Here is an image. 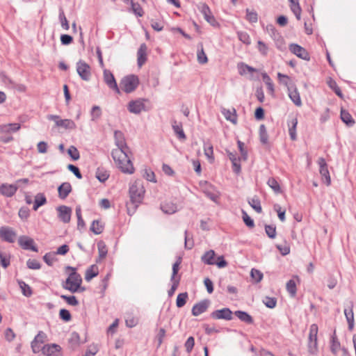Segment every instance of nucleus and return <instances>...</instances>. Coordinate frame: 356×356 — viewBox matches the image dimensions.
<instances>
[{
  "mask_svg": "<svg viewBox=\"0 0 356 356\" xmlns=\"http://www.w3.org/2000/svg\"><path fill=\"white\" fill-rule=\"evenodd\" d=\"M242 217H243V222H245V224L250 227V228H252L254 227V221L253 220L248 216V214L245 211H242Z\"/></svg>",
  "mask_w": 356,
  "mask_h": 356,
  "instance_id": "57",
  "label": "nucleus"
},
{
  "mask_svg": "<svg viewBox=\"0 0 356 356\" xmlns=\"http://www.w3.org/2000/svg\"><path fill=\"white\" fill-rule=\"evenodd\" d=\"M250 275L252 280H254L255 282L258 283L261 281L263 279L262 273L257 269L252 268L250 272Z\"/></svg>",
  "mask_w": 356,
  "mask_h": 356,
  "instance_id": "54",
  "label": "nucleus"
},
{
  "mask_svg": "<svg viewBox=\"0 0 356 356\" xmlns=\"http://www.w3.org/2000/svg\"><path fill=\"white\" fill-rule=\"evenodd\" d=\"M234 314L243 322H245L248 324L253 323L252 317L245 312L236 311Z\"/></svg>",
  "mask_w": 356,
  "mask_h": 356,
  "instance_id": "39",
  "label": "nucleus"
},
{
  "mask_svg": "<svg viewBox=\"0 0 356 356\" xmlns=\"http://www.w3.org/2000/svg\"><path fill=\"white\" fill-rule=\"evenodd\" d=\"M201 260L205 264L216 265L219 268H222L227 266V262L225 260L223 256H219L216 258V253L213 250L204 252L201 257Z\"/></svg>",
  "mask_w": 356,
  "mask_h": 356,
  "instance_id": "4",
  "label": "nucleus"
},
{
  "mask_svg": "<svg viewBox=\"0 0 356 356\" xmlns=\"http://www.w3.org/2000/svg\"><path fill=\"white\" fill-rule=\"evenodd\" d=\"M238 73L242 76L246 74L247 73L252 74L257 72V69L243 63L238 64Z\"/></svg>",
  "mask_w": 356,
  "mask_h": 356,
  "instance_id": "32",
  "label": "nucleus"
},
{
  "mask_svg": "<svg viewBox=\"0 0 356 356\" xmlns=\"http://www.w3.org/2000/svg\"><path fill=\"white\" fill-rule=\"evenodd\" d=\"M238 38L243 43L247 45L251 43L250 35L245 32H238Z\"/></svg>",
  "mask_w": 356,
  "mask_h": 356,
  "instance_id": "60",
  "label": "nucleus"
},
{
  "mask_svg": "<svg viewBox=\"0 0 356 356\" xmlns=\"http://www.w3.org/2000/svg\"><path fill=\"white\" fill-rule=\"evenodd\" d=\"M161 209L167 214L175 213L177 211V205L171 199H166L161 204Z\"/></svg>",
  "mask_w": 356,
  "mask_h": 356,
  "instance_id": "14",
  "label": "nucleus"
},
{
  "mask_svg": "<svg viewBox=\"0 0 356 356\" xmlns=\"http://www.w3.org/2000/svg\"><path fill=\"white\" fill-rule=\"evenodd\" d=\"M201 187L204 193L212 200L216 201L218 199V194L215 192L214 188L207 181L201 183Z\"/></svg>",
  "mask_w": 356,
  "mask_h": 356,
  "instance_id": "20",
  "label": "nucleus"
},
{
  "mask_svg": "<svg viewBox=\"0 0 356 356\" xmlns=\"http://www.w3.org/2000/svg\"><path fill=\"white\" fill-rule=\"evenodd\" d=\"M273 208H274V210L277 212L279 219L282 222L285 221L286 210L282 209L281 207L279 204H275Z\"/></svg>",
  "mask_w": 356,
  "mask_h": 356,
  "instance_id": "58",
  "label": "nucleus"
},
{
  "mask_svg": "<svg viewBox=\"0 0 356 356\" xmlns=\"http://www.w3.org/2000/svg\"><path fill=\"white\" fill-rule=\"evenodd\" d=\"M147 102L145 99H138L136 100L131 101L128 104V110L130 113L134 114H138L142 111L146 110L145 102Z\"/></svg>",
  "mask_w": 356,
  "mask_h": 356,
  "instance_id": "9",
  "label": "nucleus"
},
{
  "mask_svg": "<svg viewBox=\"0 0 356 356\" xmlns=\"http://www.w3.org/2000/svg\"><path fill=\"white\" fill-rule=\"evenodd\" d=\"M115 144L116 145L115 149H128L126 143V140L122 132L120 131H115L114 132Z\"/></svg>",
  "mask_w": 356,
  "mask_h": 356,
  "instance_id": "22",
  "label": "nucleus"
},
{
  "mask_svg": "<svg viewBox=\"0 0 356 356\" xmlns=\"http://www.w3.org/2000/svg\"><path fill=\"white\" fill-rule=\"evenodd\" d=\"M47 335L43 332H39L31 343V348L34 353H38L42 350V344L44 343Z\"/></svg>",
  "mask_w": 356,
  "mask_h": 356,
  "instance_id": "11",
  "label": "nucleus"
},
{
  "mask_svg": "<svg viewBox=\"0 0 356 356\" xmlns=\"http://www.w3.org/2000/svg\"><path fill=\"white\" fill-rule=\"evenodd\" d=\"M208 306L207 301H202L195 304L192 308V314L195 316L200 315L207 311Z\"/></svg>",
  "mask_w": 356,
  "mask_h": 356,
  "instance_id": "24",
  "label": "nucleus"
},
{
  "mask_svg": "<svg viewBox=\"0 0 356 356\" xmlns=\"http://www.w3.org/2000/svg\"><path fill=\"white\" fill-rule=\"evenodd\" d=\"M139 84L138 78L135 75H129L124 77L120 82L121 89L127 93L133 92Z\"/></svg>",
  "mask_w": 356,
  "mask_h": 356,
  "instance_id": "6",
  "label": "nucleus"
},
{
  "mask_svg": "<svg viewBox=\"0 0 356 356\" xmlns=\"http://www.w3.org/2000/svg\"><path fill=\"white\" fill-rule=\"evenodd\" d=\"M251 207L257 213L262 212V208L259 200L257 197H253L248 201Z\"/></svg>",
  "mask_w": 356,
  "mask_h": 356,
  "instance_id": "43",
  "label": "nucleus"
},
{
  "mask_svg": "<svg viewBox=\"0 0 356 356\" xmlns=\"http://www.w3.org/2000/svg\"><path fill=\"white\" fill-rule=\"evenodd\" d=\"M104 229V223L99 220H94L90 226V230L95 234H100Z\"/></svg>",
  "mask_w": 356,
  "mask_h": 356,
  "instance_id": "37",
  "label": "nucleus"
},
{
  "mask_svg": "<svg viewBox=\"0 0 356 356\" xmlns=\"http://www.w3.org/2000/svg\"><path fill=\"white\" fill-rule=\"evenodd\" d=\"M341 119L346 125L349 127L353 126L355 122L352 115L344 109H341Z\"/></svg>",
  "mask_w": 356,
  "mask_h": 356,
  "instance_id": "35",
  "label": "nucleus"
},
{
  "mask_svg": "<svg viewBox=\"0 0 356 356\" xmlns=\"http://www.w3.org/2000/svg\"><path fill=\"white\" fill-rule=\"evenodd\" d=\"M259 138L261 143L266 145L268 141V136L265 125L261 124L259 127Z\"/></svg>",
  "mask_w": 356,
  "mask_h": 356,
  "instance_id": "46",
  "label": "nucleus"
},
{
  "mask_svg": "<svg viewBox=\"0 0 356 356\" xmlns=\"http://www.w3.org/2000/svg\"><path fill=\"white\" fill-rule=\"evenodd\" d=\"M21 125L19 123H10L0 125L1 134H9L10 132H15L19 130Z\"/></svg>",
  "mask_w": 356,
  "mask_h": 356,
  "instance_id": "26",
  "label": "nucleus"
},
{
  "mask_svg": "<svg viewBox=\"0 0 356 356\" xmlns=\"http://www.w3.org/2000/svg\"><path fill=\"white\" fill-rule=\"evenodd\" d=\"M138 65L141 67L146 61L147 59V46L145 44H142L140 46L137 52Z\"/></svg>",
  "mask_w": 356,
  "mask_h": 356,
  "instance_id": "29",
  "label": "nucleus"
},
{
  "mask_svg": "<svg viewBox=\"0 0 356 356\" xmlns=\"http://www.w3.org/2000/svg\"><path fill=\"white\" fill-rule=\"evenodd\" d=\"M286 290L292 296H295L296 294V284L293 280H290L286 283Z\"/></svg>",
  "mask_w": 356,
  "mask_h": 356,
  "instance_id": "55",
  "label": "nucleus"
},
{
  "mask_svg": "<svg viewBox=\"0 0 356 356\" xmlns=\"http://www.w3.org/2000/svg\"><path fill=\"white\" fill-rule=\"evenodd\" d=\"M47 118L54 121L56 127H63L65 129H74L76 128V124L70 119L62 120L58 115H50Z\"/></svg>",
  "mask_w": 356,
  "mask_h": 356,
  "instance_id": "7",
  "label": "nucleus"
},
{
  "mask_svg": "<svg viewBox=\"0 0 356 356\" xmlns=\"http://www.w3.org/2000/svg\"><path fill=\"white\" fill-rule=\"evenodd\" d=\"M318 332V325L315 323L312 324L309 327L307 348L309 353L312 355H316L318 352L317 338Z\"/></svg>",
  "mask_w": 356,
  "mask_h": 356,
  "instance_id": "5",
  "label": "nucleus"
},
{
  "mask_svg": "<svg viewBox=\"0 0 356 356\" xmlns=\"http://www.w3.org/2000/svg\"><path fill=\"white\" fill-rule=\"evenodd\" d=\"M145 190L141 181L136 180L129 188V201L126 204L127 212L129 215L135 213L139 204L142 202Z\"/></svg>",
  "mask_w": 356,
  "mask_h": 356,
  "instance_id": "1",
  "label": "nucleus"
},
{
  "mask_svg": "<svg viewBox=\"0 0 356 356\" xmlns=\"http://www.w3.org/2000/svg\"><path fill=\"white\" fill-rule=\"evenodd\" d=\"M289 97L296 106H302L300 95L296 88H289Z\"/></svg>",
  "mask_w": 356,
  "mask_h": 356,
  "instance_id": "27",
  "label": "nucleus"
},
{
  "mask_svg": "<svg viewBox=\"0 0 356 356\" xmlns=\"http://www.w3.org/2000/svg\"><path fill=\"white\" fill-rule=\"evenodd\" d=\"M19 244L26 250H32L36 251V248L34 245V241L32 238L27 236H22L19 238Z\"/></svg>",
  "mask_w": 356,
  "mask_h": 356,
  "instance_id": "25",
  "label": "nucleus"
},
{
  "mask_svg": "<svg viewBox=\"0 0 356 356\" xmlns=\"http://www.w3.org/2000/svg\"><path fill=\"white\" fill-rule=\"evenodd\" d=\"M76 72L83 81H88L90 79L91 68L85 61L79 60L76 63Z\"/></svg>",
  "mask_w": 356,
  "mask_h": 356,
  "instance_id": "8",
  "label": "nucleus"
},
{
  "mask_svg": "<svg viewBox=\"0 0 356 356\" xmlns=\"http://www.w3.org/2000/svg\"><path fill=\"white\" fill-rule=\"evenodd\" d=\"M181 259L179 258L177 261L172 266V275L171 276V280L180 279V276H177L178 271L179 270V266L181 264Z\"/></svg>",
  "mask_w": 356,
  "mask_h": 356,
  "instance_id": "52",
  "label": "nucleus"
},
{
  "mask_svg": "<svg viewBox=\"0 0 356 356\" xmlns=\"http://www.w3.org/2000/svg\"><path fill=\"white\" fill-rule=\"evenodd\" d=\"M267 184L274 191L275 193H280L282 192L280 186L275 178H270L268 180Z\"/></svg>",
  "mask_w": 356,
  "mask_h": 356,
  "instance_id": "48",
  "label": "nucleus"
},
{
  "mask_svg": "<svg viewBox=\"0 0 356 356\" xmlns=\"http://www.w3.org/2000/svg\"><path fill=\"white\" fill-rule=\"evenodd\" d=\"M264 305L268 308H274L276 306L277 300L275 298L265 297L263 300Z\"/></svg>",
  "mask_w": 356,
  "mask_h": 356,
  "instance_id": "56",
  "label": "nucleus"
},
{
  "mask_svg": "<svg viewBox=\"0 0 356 356\" xmlns=\"http://www.w3.org/2000/svg\"><path fill=\"white\" fill-rule=\"evenodd\" d=\"M261 76H262L263 81H264L265 84L267 86V89H268L269 93L271 95H274L275 88H274V84H273L272 79L266 72L262 73Z\"/></svg>",
  "mask_w": 356,
  "mask_h": 356,
  "instance_id": "38",
  "label": "nucleus"
},
{
  "mask_svg": "<svg viewBox=\"0 0 356 356\" xmlns=\"http://www.w3.org/2000/svg\"><path fill=\"white\" fill-rule=\"evenodd\" d=\"M228 156L232 163L234 171L238 173L241 171L240 159H237L236 155L232 152L228 153Z\"/></svg>",
  "mask_w": 356,
  "mask_h": 356,
  "instance_id": "41",
  "label": "nucleus"
},
{
  "mask_svg": "<svg viewBox=\"0 0 356 356\" xmlns=\"http://www.w3.org/2000/svg\"><path fill=\"white\" fill-rule=\"evenodd\" d=\"M42 353L46 356H60V348L56 344L46 345L42 348Z\"/></svg>",
  "mask_w": 356,
  "mask_h": 356,
  "instance_id": "21",
  "label": "nucleus"
},
{
  "mask_svg": "<svg viewBox=\"0 0 356 356\" xmlns=\"http://www.w3.org/2000/svg\"><path fill=\"white\" fill-rule=\"evenodd\" d=\"M18 284L19 285V287L22 290V293L26 296V297H29L31 296L32 294V290L31 289V287L26 284L23 281H19L18 282Z\"/></svg>",
  "mask_w": 356,
  "mask_h": 356,
  "instance_id": "49",
  "label": "nucleus"
},
{
  "mask_svg": "<svg viewBox=\"0 0 356 356\" xmlns=\"http://www.w3.org/2000/svg\"><path fill=\"white\" fill-rule=\"evenodd\" d=\"M327 83L329 86V87L334 91L337 96H339V97H343L341 89L338 86L337 83L334 80H333L332 78H328L327 80Z\"/></svg>",
  "mask_w": 356,
  "mask_h": 356,
  "instance_id": "42",
  "label": "nucleus"
},
{
  "mask_svg": "<svg viewBox=\"0 0 356 356\" xmlns=\"http://www.w3.org/2000/svg\"><path fill=\"white\" fill-rule=\"evenodd\" d=\"M289 49L290 51L298 57L306 60H309L308 52L301 46L296 44H293L290 45Z\"/></svg>",
  "mask_w": 356,
  "mask_h": 356,
  "instance_id": "19",
  "label": "nucleus"
},
{
  "mask_svg": "<svg viewBox=\"0 0 356 356\" xmlns=\"http://www.w3.org/2000/svg\"><path fill=\"white\" fill-rule=\"evenodd\" d=\"M60 298L64 300L68 305L72 306H76L79 304V301L74 296H65L62 295Z\"/></svg>",
  "mask_w": 356,
  "mask_h": 356,
  "instance_id": "53",
  "label": "nucleus"
},
{
  "mask_svg": "<svg viewBox=\"0 0 356 356\" xmlns=\"http://www.w3.org/2000/svg\"><path fill=\"white\" fill-rule=\"evenodd\" d=\"M188 293L186 292L179 293L177 297L176 305L180 308L185 305L188 299Z\"/></svg>",
  "mask_w": 356,
  "mask_h": 356,
  "instance_id": "45",
  "label": "nucleus"
},
{
  "mask_svg": "<svg viewBox=\"0 0 356 356\" xmlns=\"http://www.w3.org/2000/svg\"><path fill=\"white\" fill-rule=\"evenodd\" d=\"M58 218L64 223H68L70 221L72 209L67 206H60L57 208Z\"/></svg>",
  "mask_w": 356,
  "mask_h": 356,
  "instance_id": "18",
  "label": "nucleus"
},
{
  "mask_svg": "<svg viewBox=\"0 0 356 356\" xmlns=\"http://www.w3.org/2000/svg\"><path fill=\"white\" fill-rule=\"evenodd\" d=\"M204 152L205 156L210 162L212 163L214 160L213 146L211 144H205L204 146Z\"/></svg>",
  "mask_w": 356,
  "mask_h": 356,
  "instance_id": "47",
  "label": "nucleus"
},
{
  "mask_svg": "<svg viewBox=\"0 0 356 356\" xmlns=\"http://www.w3.org/2000/svg\"><path fill=\"white\" fill-rule=\"evenodd\" d=\"M130 3L133 13L138 17H142L144 12L140 5L137 3H134L132 0L130 1Z\"/></svg>",
  "mask_w": 356,
  "mask_h": 356,
  "instance_id": "51",
  "label": "nucleus"
},
{
  "mask_svg": "<svg viewBox=\"0 0 356 356\" xmlns=\"http://www.w3.org/2000/svg\"><path fill=\"white\" fill-rule=\"evenodd\" d=\"M291 11L296 15L298 20L300 19L302 9L300 6L298 0H289Z\"/></svg>",
  "mask_w": 356,
  "mask_h": 356,
  "instance_id": "33",
  "label": "nucleus"
},
{
  "mask_svg": "<svg viewBox=\"0 0 356 356\" xmlns=\"http://www.w3.org/2000/svg\"><path fill=\"white\" fill-rule=\"evenodd\" d=\"M47 199L44 194L38 193L35 197V202L33 204V209L36 211L40 207L45 204Z\"/></svg>",
  "mask_w": 356,
  "mask_h": 356,
  "instance_id": "40",
  "label": "nucleus"
},
{
  "mask_svg": "<svg viewBox=\"0 0 356 356\" xmlns=\"http://www.w3.org/2000/svg\"><path fill=\"white\" fill-rule=\"evenodd\" d=\"M211 317L214 319L232 320V312L228 308L218 309L211 313Z\"/></svg>",
  "mask_w": 356,
  "mask_h": 356,
  "instance_id": "16",
  "label": "nucleus"
},
{
  "mask_svg": "<svg viewBox=\"0 0 356 356\" xmlns=\"http://www.w3.org/2000/svg\"><path fill=\"white\" fill-rule=\"evenodd\" d=\"M72 186L69 182L63 183L58 188V197L62 200L65 199L72 192Z\"/></svg>",
  "mask_w": 356,
  "mask_h": 356,
  "instance_id": "23",
  "label": "nucleus"
},
{
  "mask_svg": "<svg viewBox=\"0 0 356 356\" xmlns=\"http://www.w3.org/2000/svg\"><path fill=\"white\" fill-rule=\"evenodd\" d=\"M111 155L121 172L130 175L134 172V167L128 155V149H113Z\"/></svg>",
  "mask_w": 356,
  "mask_h": 356,
  "instance_id": "2",
  "label": "nucleus"
},
{
  "mask_svg": "<svg viewBox=\"0 0 356 356\" xmlns=\"http://www.w3.org/2000/svg\"><path fill=\"white\" fill-rule=\"evenodd\" d=\"M70 269H72V272L63 284V287L73 293L84 291L85 288L81 286L82 278L81 275L75 271L74 268H70Z\"/></svg>",
  "mask_w": 356,
  "mask_h": 356,
  "instance_id": "3",
  "label": "nucleus"
},
{
  "mask_svg": "<svg viewBox=\"0 0 356 356\" xmlns=\"http://www.w3.org/2000/svg\"><path fill=\"white\" fill-rule=\"evenodd\" d=\"M172 128L174 129V131L176 133L177 136L179 138L185 139L186 135L183 131L182 125L181 123H177V122H174L172 124Z\"/></svg>",
  "mask_w": 356,
  "mask_h": 356,
  "instance_id": "44",
  "label": "nucleus"
},
{
  "mask_svg": "<svg viewBox=\"0 0 356 356\" xmlns=\"http://www.w3.org/2000/svg\"><path fill=\"white\" fill-rule=\"evenodd\" d=\"M344 314L348 323V328L350 330H353L354 327V314L352 307L346 308L344 309Z\"/></svg>",
  "mask_w": 356,
  "mask_h": 356,
  "instance_id": "34",
  "label": "nucleus"
},
{
  "mask_svg": "<svg viewBox=\"0 0 356 356\" xmlns=\"http://www.w3.org/2000/svg\"><path fill=\"white\" fill-rule=\"evenodd\" d=\"M97 249L99 255L97 262H100L106 258L108 253V248L104 241H100L97 243Z\"/></svg>",
  "mask_w": 356,
  "mask_h": 356,
  "instance_id": "30",
  "label": "nucleus"
},
{
  "mask_svg": "<svg viewBox=\"0 0 356 356\" xmlns=\"http://www.w3.org/2000/svg\"><path fill=\"white\" fill-rule=\"evenodd\" d=\"M257 48L261 54H262L263 56L267 55L268 47L264 42L261 40L258 41Z\"/></svg>",
  "mask_w": 356,
  "mask_h": 356,
  "instance_id": "62",
  "label": "nucleus"
},
{
  "mask_svg": "<svg viewBox=\"0 0 356 356\" xmlns=\"http://www.w3.org/2000/svg\"><path fill=\"white\" fill-rule=\"evenodd\" d=\"M222 113L227 120L230 121L236 124L237 122V115L235 108H232L229 109L223 108Z\"/></svg>",
  "mask_w": 356,
  "mask_h": 356,
  "instance_id": "28",
  "label": "nucleus"
},
{
  "mask_svg": "<svg viewBox=\"0 0 356 356\" xmlns=\"http://www.w3.org/2000/svg\"><path fill=\"white\" fill-rule=\"evenodd\" d=\"M318 164L320 167L319 172L322 177L323 181H324L327 186H329L331 183V179L325 160L323 158H319Z\"/></svg>",
  "mask_w": 356,
  "mask_h": 356,
  "instance_id": "10",
  "label": "nucleus"
},
{
  "mask_svg": "<svg viewBox=\"0 0 356 356\" xmlns=\"http://www.w3.org/2000/svg\"><path fill=\"white\" fill-rule=\"evenodd\" d=\"M200 46L201 49L197 51V61L200 64H205L208 62V58L204 51L202 44H201Z\"/></svg>",
  "mask_w": 356,
  "mask_h": 356,
  "instance_id": "50",
  "label": "nucleus"
},
{
  "mask_svg": "<svg viewBox=\"0 0 356 356\" xmlns=\"http://www.w3.org/2000/svg\"><path fill=\"white\" fill-rule=\"evenodd\" d=\"M198 8L200 12L203 14L204 19L211 24L214 25L216 24V19L211 13V11L209 6L204 3H200L198 6Z\"/></svg>",
  "mask_w": 356,
  "mask_h": 356,
  "instance_id": "17",
  "label": "nucleus"
},
{
  "mask_svg": "<svg viewBox=\"0 0 356 356\" xmlns=\"http://www.w3.org/2000/svg\"><path fill=\"white\" fill-rule=\"evenodd\" d=\"M104 81L110 88L114 90L116 92L120 93V89L114 76L108 70H104Z\"/></svg>",
  "mask_w": 356,
  "mask_h": 356,
  "instance_id": "13",
  "label": "nucleus"
},
{
  "mask_svg": "<svg viewBox=\"0 0 356 356\" xmlns=\"http://www.w3.org/2000/svg\"><path fill=\"white\" fill-rule=\"evenodd\" d=\"M98 350L99 349L97 345H90L88 348L84 356H94L97 354Z\"/></svg>",
  "mask_w": 356,
  "mask_h": 356,
  "instance_id": "64",
  "label": "nucleus"
},
{
  "mask_svg": "<svg viewBox=\"0 0 356 356\" xmlns=\"http://www.w3.org/2000/svg\"><path fill=\"white\" fill-rule=\"evenodd\" d=\"M18 186L16 184H2L0 186V193L5 197H13L17 192Z\"/></svg>",
  "mask_w": 356,
  "mask_h": 356,
  "instance_id": "15",
  "label": "nucleus"
},
{
  "mask_svg": "<svg viewBox=\"0 0 356 356\" xmlns=\"http://www.w3.org/2000/svg\"><path fill=\"white\" fill-rule=\"evenodd\" d=\"M67 153L74 161L78 160L80 157L79 152L74 146H70L67 150Z\"/></svg>",
  "mask_w": 356,
  "mask_h": 356,
  "instance_id": "59",
  "label": "nucleus"
},
{
  "mask_svg": "<svg viewBox=\"0 0 356 356\" xmlns=\"http://www.w3.org/2000/svg\"><path fill=\"white\" fill-rule=\"evenodd\" d=\"M17 237L14 230L8 227H2L0 228V238L5 241L13 243Z\"/></svg>",
  "mask_w": 356,
  "mask_h": 356,
  "instance_id": "12",
  "label": "nucleus"
},
{
  "mask_svg": "<svg viewBox=\"0 0 356 356\" xmlns=\"http://www.w3.org/2000/svg\"><path fill=\"white\" fill-rule=\"evenodd\" d=\"M246 17L247 19L252 23L256 22L258 19L257 13L248 9L246 10Z\"/></svg>",
  "mask_w": 356,
  "mask_h": 356,
  "instance_id": "63",
  "label": "nucleus"
},
{
  "mask_svg": "<svg viewBox=\"0 0 356 356\" xmlns=\"http://www.w3.org/2000/svg\"><path fill=\"white\" fill-rule=\"evenodd\" d=\"M265 231L268 236L270 238H275L276 236V227L273 225H266Z\"/></svg>",
  "mask_w": 356,
  "mask_h": 356,
  "instance_id": "61",
  "label": "nucleus"
},
{
  "mask_svg": "<svg viewBox=\"0 0 356 356\" xmlns=\"http://www.w3.org/2000/svg\"><path fill=\"white\" fill-rule=\"evenodd\" d=\"M298 125V119L293 118L288 122L289 134L292 140L297 139L296 127Z\"/></svg>",
  "mask_w": 356,
  "mask_h": 356,
  "instance_id": "31",
  "label": "nucleus"
},
{
  "mask_svg": "<svg viewBox=\"0 0 356 356\" xmlns=\"http://www.w3.org/2000/svg\"><path fill=\"white\" fill-rule=\"evenodd\" d=\"M99 273L98 267L96 265L90 266L86 271L85 280L87 282L90 281L93 277H96Z\"/></svg>",
  "mask_w": 356,
  "mask_h": 356,
  "instance_id": "36",
  "label": "nucleus"
}]
</instances>
